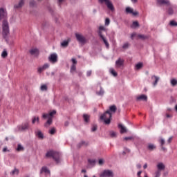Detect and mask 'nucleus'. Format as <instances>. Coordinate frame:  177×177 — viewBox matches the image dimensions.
<instances>
[{"label": "nucleus", "instance_id": "nucleus-5", "mask_svg": "<svg viewBox=\"0 0 177 177\" xmlns=\"http://www.w3.org/2000/svg\"><path fill=\"white\" fill-rule=\"evenodd\" d=\"M28 128H30V124L28 122H26L21 125L17 126V129L19 132H24V131L28 129Z\"/></svg>", "mask_w": 177, "mask_h": 177}, {"label": "nucleus", "instance_id": "nucleus-43", "mask_svg": "<svg viewBox=\"0 0 177 177\" xmlns=\"http://www.w3.org/2000/svg\"><path fill=\"white\" fill-rule=\"evenodd\" d=\"M49 133L50 135H55V133H56V129H55V127H53L50 131H49Z\"/></svg>", "mask_w": 177, "mask_h": 177}, {"label": "nucleus", "instance_id": "nucleus-2", "mask_svg": "<svg viewBox=\"0 0 177 177\" xmlns=\"http://www.w3.org/2000/svg\"><path fill=\"white\" fill-rule=\"evenodd\" d=\"M2 34L4 39H6L8 38V35H9L10 31L9 30V22H8V20L4 19L2 22Z\"/></svg>", "mask_w": 177, "mask_h": 177}, {"label": "nucleus", "instance_id": "nucleus-25", "mask_svg": "<svg viewBox=\"0 0 177 177\" xmlns=\"http://www.w3.org/2000/svg\"><path fill=\"white\" fill-rule=\"evenodd\" d=\"M29 53L32 55H39V50L37 48H32V49L30 50Z\"/></svg>", "mask_w": 177, "mask_h": 177}, {"label": "nucleus", "instance_id": "nucleus-16", "mask_svg": "<svg viewBox=\"0 0 177 177\" xmlns=\"http://www.w3.org/2000/svg\"><path fill=\"white\" fill-rule=\"evenodd\" d=\"M24 6V0H20L18 4L14 6V9H20Z\"/></svg>", "mask_w": 177, "mask_h": 177}, {"label": "nucleus", "instance_id": "nucleus-57", "mask_svg": "<svg viewBox=\"0 0 177 177\" xmlns=\"http://www.w3.org/2000/svg\"><path fill=\"white\" fill-rule=\"evenodd\" d=\"M71 62L74 65L77 64V59H75V58H72Z\"/></svg>", "mask_w": 177, "mask_h": 177}, {"label": "nucleus", "instance_id": "nucleus-28", "mask_svg": "<svg viewBox=\"0 0 177 177\" xmlns=\"http://www.w3.org/2000/svg\"><path fill=\"white\" fill-rule=\"evenodd\" d=\"M68 44H70V41L65 40L61 43V46H62L63 48H67V46H68Z\"/></svg>", "mask_w": 177, "mask_h": 177}, {"label": "nucleus", "instance_id": "nucleus-29", "mask_svg": "<svg viewBox=\"0 0 177 177\" xmlns=\"http://www.w3.org/2000/svg\"><path fill=\"white\" fill-rule=\"evenodd\" d=\"M35 122H37V124H39V117L34 116L32 118V124H35Z\"/></svg>", "mask_w": 177, "mask_h": 177}, {"label": "nucleus", "instance_id": "nucleus-32", "mask_svg": "<svg viewBox=\"0 0 177 177\" xmlns=\"http://www.w3.org/2000/svg\"><path fill=\"white\" fill-rule=\"evenodd\" d=\"M138 38H140V39H149V36H147V35H138Z\"/></svg>", "mask_w": 177, "mask_h": 177}, {"label": "nucleus", "instance_id": "nucleus-56", "mask_svg": "<svg viewBox=\"0 0 177 177\" xmlns=\"http://www.w3.org/2000/svg\"><path fill=\"white\" fill-rule=\"evenodd\" d=\"M124 140H132L133 139V137H125Z\"/></svg>", "mask_w": 177, "mask_h": 177}, {"label": "nucleus", "instance_id": "nucleus-8", "mask_svg": "<svg viewBox=\"0 0 177 177\" xmlns=\"http://www.w3.org/2000/svg\"><path fill=\"white\" fill-rule=\"evenodd\" d=\"M125 12L127 15H132L133 16H138V15H139L138 12L133 11V8L131 7L126 8Z\"/></svg>", "mask_w": 177, "mask_h": 177}, {"label": "nucleus", "instance_id": "nucleus-7", "mask_svg": "<svg viewBox=\"0 0 177 177\" xmlns=\"http://www.w3.org/2000/svg\"><path fill=\"white\" fill-rule=\"evenodd\" d=\"M75 37L77 40L80 42L81 44H86V39L85 37L82 36V35L79 33H75Z\"/></svg>", "mask_w": 177, "mask_h": 177}, {"label": "nucleus", "instance_id": "nucleus-54", "mask_svg": "<svg viewBox=\"0 0 177 177\" xmlns=\"http://www.w3.org/2000/svg\"><path fill=\"white\" fill-rule=\"evenodd\" d=\"M88 162H89V164H91V165L95 164V162H96L95 160H91V159H88Z\"/></svg>", "mask_w": 177, "mask_h": 177}, {"label": "nucleus", "instance_id": "nucleus-20", "mask_svg": "<svg viewBox=\"0 0 177 177\" xmlns=\"http://www.w3.org/2000/svg\"><path fill=\"white\" fill-rule=\"evenodd\" d=\"M95 93L97 96H103L104 95V89L100 85V91H97Z\"/></svg>", "mask_w": 177, "mask_h": 177}, {"label": "nucleus", "instance_id": "nucleus-58", "mask_svg": "<svg viewBox=\"0 0 177 177\" xmlns=\"http://www.w3.org/2000/svg\"><path fill=\"white\" fill-rule=\"evenodd\" d=\"M99 31H104V30H106V28H104V26H100L99 27Z\"/></svg>", "mask_w": 177, "mask_h": 177}, {"label": "nucleus", "instance_id": "nucleus-10", "mask_svg": "<svg viewBox=\"0 0 177 177\" xmlns=\"http://www.w3.org/2000/svg\"><path fill=\"white\" fill-rule=\"evenodd\" d=\"M48 60L50 63L55 64V63H57V54L53 53L48 57Z\"/></svg>", "mask_w": 177, "mask_h": 177}, {"label": "nucleus", "instance_id": "nucleus-40", "mask_svg": "<svg viewBox=\"0 0 177 177\" xmlns=\"http://www.w3.org/2000/svg\"><path fill=\"white\" fill-rule=\"evenodd\" d=\"M15 174L16 175H19V169H15L10 172V175H15Z\"/></svg>", "mask_w": 177, "mask_h": 177}, {"label": "nucleus", "instance_id": "nucleus-31", "mask_svg": "<svg viewBox=\"0 0 177 177\" xmlns=\"http://www.w3.org/2000/svg\"><path fill=\"white\" fill-rule=\"evenodd\" d=\"M131 28H136V27H139V22L138 21H133Z\"/></svg>", "mask_w": 177, "mask_h": 177}, {"label": "nucleus", "instance_id": "nucleus-23", "mask_svg": "<svg viewBox=\"0 0 177 177\" xmlns=\"http://www.w3.org/2000/svg\"><path fill=\"white\" fill-rule=\"evenodd\" d=\"M151 80H155V81L152 83L153 86H156L157 85V84L158 83V81H160V77L156 76V75H153L151 77Z\"/></svg>", "mask_w": 177, "mask_h": 177}, {"label": "nucleus", "instance_id": "nucleus-39", "mask_svg": "<svg viewBox=\"0 0 177 177\" xmlns=\"http://www.w3.org/2000/svg\"><path fill=\"white\" fill-rule=\"evenodd\" d=\"M40 89L42 91H48V86H46V84H43V85L41 86Z\"/></svg>", "mask_w": 177, "mask_h": 177}, {"label": "nucleus", "instance_id": "nucleus-50", "mask_svg": "<svg viewBox=\"0 0 177 177\" xmlns=\"http://www.w3.org/2000/svg\"><path fill=\"white\" fill-rule=\"evenodd\" d=\"M110 25V19L106 18L105 19V26H109Z\"/></svg>", "mask_w": 177, "mask_h": 177}, {"label": "nucleus", "instance_id": "nucleus-37", "mask_svg": "<svg viewBox=\"0 0 177 177\" xmlns=\"http://www.w3.org/2000/svg\"><path fill=\"white\" fill-rule=\"evenodd\" d=\"M171 84L173 86H176L177 85V80L176 79H172L171 80Z\"/></svg>", "mask_w": 177, "mask_h": 177}, {"label": "nucleus", "instance_id": "nucleus-60", "mask_svg": "<svg viewBox=\"0 0 177 177\" xmlns=\"http://www.w3.org/2000/svg\"><path fill=\"white\" fill-rule=\"evenodd\" d=\"M136 37V33H133V34H131V39H133V37Z\"/></svg>", "mask_w": 177, "mask_h": 177}, {"label": "nucleus", "instance_id": "nucleus-52", "mask_svg": "<svg viewBox=\"0 0 177 177\" xmlns=\"http://www.w3.org/2000/svg\"><path fill=\"white\" fill-rule=\"evenodd\" d=\"M30 6H31V7L35 6V1H34V0L30 1Z\"/></svg>", "mask_w": 177, "mask_h": 177}, {"label": "nucleus", "instance_id": "nucleus-61", "mask_svg": "<svg viewBox=\"0 0 177 177\" xmlns=\"http://www.w3.org/2000/svg\"><path fill=\"white\" fill-rule=\"evenodd\" d=\"M160 147L163 151H167V148H165L164 146H161Z\"/></svg>", "mask_w": 177, "mask_h": 177}, {"label": "nucleus", "instance_id": "nucleus-63", "mask_svg": "<svg viewBox=\"0 0 177 177\" xmlns=\"http://www.w3.org/2000/svg\"><path fill=\"white\" fill-rule=\"evenodd\" d=\"M166 117H167V118H172V115L166 114Z\"/></svg>", "mask_w": 177, "mask_h": 177}, {"label": "nucleus", "instance_id": "nucleus-12", "mask_svg": "<svg viewBox=\"0 0 177 177\" xmlns=\"http://www.w3.org/2000/svg\"><path fill=\"white\" fill-rule=\"evenodd\" d=\"M122 66H124V59L118 58L115 61V66L118 67V68H120V67H122Z\"/></svg>", "mask_w": 177, "mask_h": 177}, {"label": "nucleus", "instance_id": "nucleus-42", "mask_svg": "<svg viewBox=\"0 0 177 177\" xmlns=\"http://www.w3.org/2000/svg\"><path fill=\"white\" fill-rule=\"evenodd\" d=\"M110 71L113 77H117V75H118V74L117 73V72H115V71H114V69L111 68L110 69Z\"/></svg>", "mask_w": 177, "mask_h": 177}, {"label": "nucleus", "instance_id": "nucleus-46", "mask_svg": "<svg viewBox=\"0 0 177 177\" xmlns=\"http://www.w3.org/2000/svg\"><path fill=\"white\" fill-rule=\"evenodd\" d=\"M129 48V43H125L122 46L123 49H128Z\"/></svg>", "mask_w": 177, "mask_h": 177}, {"label": "nucleus", "instance_id": "nucleus-47", "mask_svg": "<svg viewBox=\"0 0 177 177\" xmlns=\"http://www.w3.org/2000/svg\"><path fill=\"white\" fill-rule=\"evenodd\" d=\"M44 70H46L47 68H49L50 67V65L49 64L46 63V64H44L43 66H42Z\"/></svg>", "mask_w": 177, "mask_h": 177}, {"label": "nucleus", "instance_id": "nucleus-9", "mask_svg": "<svg viewBox=\"0 0 177 177\" xmlns=\"http://www.w3.org/2000/svg\"><path fill=\"white\" fill-rule=\"evenodd\" d=\"M101 177H113L114 174L111 170H104L101 174Z\"/></svg>", "mask_w": 177, "mask_h": 177}, {"label": "nucleus", "instance_id": "nucleus-13", "mask_svg": "<svg viewBox=\"0 0 177 177\" xmlns=\"http://www.w3.org/2000/svg\"><path fill=\"white\" fill-rule=\"evenodd\" d=\"M147 149L149 151H154V150L157 149V146L153 143H149L147 146Z\"/></svg>", "mask_w": 177, "mask_h": 177}, {"label": "nucleus", "instance_id": "nucleus-19", "mask_svg": "<svg viewBox=\"0 0 177 177\" xmlns=\"http://www.w3.org/2000/svg\"><path fill=\"white\" fill-rule=\"evenodd\" d=\"M157 5H169L168 0H157Z\"/></svg>", "mask_w": 177, "mask_h": 177}, {"label": "nucleus", "instance_id": "nucleus-26", "mask_svg": "<svg viewBox=\"0 0 177 177\" xmlns=\"http://www.w3.org/2000/svg\"><path fill=\"white\" fill-rule=\"evenodd\" d=\"M118 128L120 129V133H125V132H127V129H125L122 124H118Z\"/></svg>", "mask_w": 177, "mask_h": 177}, {"label": "nucleus", "instance_id": "nucleus-18", "mask_svg": "<svg viewBox=\"0 0 177 177\" xmlns=\"http://www.w3.org/2000/svg\"><path fill=\"white\" fill-rule=\"evenodd\" d=\"M44 174H48V175H50V171L46 167H43L41 169L40 174H44Z\"/></svg>", "mask_w": 177, "mask_h": 177}, {"label": "nucleus", "instance_id": "nucleus-1", "mask_svg": "<svg viewBox=\"0 0 177 177\" xmlns=\"http://www.w3.org/2000/svg\"><path fill=\"white\" fill-rule=\"evenodd\" d=\"M46 157H52V158H53L57 164H59V162H60V153L57 151L50 150L46 153Z\"/></svg>", "mask_w": 177, "mask_h": 177}, {"label": "nucleus", "instance_id": "nucleus-48", "mask_svg": "<svg viewBox=\"0 0 177 177\" xmlns=\"http://www.w3.org/2000/svg\"><path fill=\"white\" fill-rule=\"evenodd\" d=\"M44 70H45V69H44V66H40L37 68V71L39 74H41V73H42L44 71Z\"/></svg>", "mask_w": 177, "mask_h": 177}, {"label": "nucleus", "instance_id": "nucleus-27", "mask_svg": "<svg viewBox=\"0 0 177 177\" xmlns=\"http://www.w3.org/2000/svg\"><path fill=\"white\" fill-rule=\"evenodd\" d=\"M82 146H88V142H86L82 140V141H81L80 142H79V143L77 144V147H78L79 149L81 148V147H82Z\"/></svg>", "mask_w": 177, "mask_h": 177}, {"label": "nucleus", "instance_id": "nucleus-11", "mask_svg": "<svg viewBox=\"0 0 177 177\" xmlns=\"http://www.w3.org/2000/svg\"><path fill=\"white\" fill-rule=\"evenodd\" d=\"M8 17V12L6 10L2 8H0V21L3 19H6Z\"/></svg>", "mask_w": 177, "mask_h": 177}, {"label": "nucleus", "instance_id": "nucleus-14", "mask_svg": "<svg viewBox=\"0 0 177 177\" xmlns=\"http://www.w3.org/2000/svg\"><path fill=\"white\" fill-rule=\"evenodd\" d=\"M136 100H137V102H140L141 100L142 102H147V95L142 94L140 96H138L136 97Z\"/></svg>", "mask_w": 177, "mask_h": 177}, {"label": "nucleus", "instance_id": "nucleus-59", "mask_svg": "<svg viewBox=\"0 0 177 177\" xmlns=\"http://www.w3.org/2000/svg\"><path fill=\"white\" fill-rule=\"evenodd\" d=\"M172 139H173V137H170V138L167 140V143H171V142H172Z\"/></svg>", "mask_w": 177, "mask_h": 177}, {"label": "nucleus", "instance_id": "nucleus-53", "mask_svg": "<svg viewBox=\"0 0 177 177\" xmlns=\"http://www.w3.org/2000/svg\"><path fill=\"white\" fill-rule=\"evenodd\" d=\"M98 164H99L100 165H103V164H104V160H103V159H100V160H98Z\"/></svg>", "mask_w": 177, "mask_h": 177}, {"label": "nucleus", "instance_id": "nucleus-55", "mask_svg": "<svg viewBox=\"0 0 177 177\" xmlns=\"http://www.w3.org/2000/svg\"><path fill=\"white\" fill-rule=\"evenodd\" d=\"M91 75H92V71H88L86 72V76L87 77H91Z\"/></svg>", "mask_w": 177, "mask_h": 177}, {"label": "nucleus", "instance_id": "nucleus-49", "mask_svg": "<svg viewBox=\"0 0 177 177\" xmlns=\"http://www.w3.org/2000/svg\"><path fill=\"white\" fill-rule=\"evenodd\" d=\"M97 129V126L96 124H94L91 128V132H95Z\"/></svg>", "mask_w": 177, "mask_h": 177}, {"label": "nucleus", "instance_id": "nucleus-44", "mask_svg": "<svg viewBox=\"0 0 177 177\" xmlns=\"http://www.w3.org/2000/svg\"><path fill=\"white\" fill-rule=\"evenodd\" d=\"M161 176V171L160 170H157L155 172V176L154 177H160Z\"/></svg>", "mask_w": 177, "mask_h": 177}, {"label": "nucleus", "instance_id": "nucleus-35", "mask_svg": "<svg viewBox=\"0 0 177 177\" xmlns=\"http://www.w3.org/2000/svg\"><path fill=\"white\" fill-rule=\"evenodd\" d=\"M168 15L171 16V15H174V8L172 7H169L167 10Z\"/></svg>", "mask_w": 177, "mask_h": 177}, {"label": "nucleus", "instance_id": "nucleus-62", "mask_svg": "<svg viewBox=\"0 0 177 177\" xmlns=\"http://www.w3.org/2000/svg\"><path fill=\"white\" fill-rule=\"evenodd\" d=\"M137 168H138V169H140V168H142V165L138 164V165H137Z\"/></svg>", "mask_w": 177, "mask_h": 177}, {"label": "nucleus", "instance_id": "nucleus-3", "mask_svg": "<svg viewBox=\"0 0 177 177\" xmlns=\"http://www.w3.org/2000/svg\"><path fill=\"white\" fill-rule=\"evenodd\" d=\"M113 117V115L110 111H106L104 114H102L100 116V120H102V121H104L105 124L109 125L111 122V118Z\"/></svg>", "mask_w": 177, "mask_h": 177}, {"label": "nucleus", "instance_id": "nucleus-24", "mask_svg": "<svg viewBox=\"0 0 177 177\" xmlns=\"http://www.w3.org/2000/svg\"><path fill=\"white\" fill-rule=\"evenodd\" d=\"M107 111H109V113H111V114H113V113H115L117 111V106H115V105H112L109 107V110H108Z\"/></svg>", "mask_w": 177, "mask_h": 177}, {"label": "nucleus", "instance_id": "nucleus-30", "mask_svg": "<svg viewBox=\"0 0 177 177\" xmlns=\"http://www.w3.org/2000/svg\"><path fill=\"white\" fill-rule=\"evenodd\" d=\"M48 118L46 123L44 124L45 127H49V125H50V124H52L53 120L52 118Z\"/></svg>", "mask_w": 177, "mask_h": 177}, {"label": "nucleus", "instance_id": "nucleus-21", "mask_svg": "<svg viewBox=\"0 0 177 177\" xmlns=\"http://www.w3.org/2000/svg\"><path fill=\"white\" fill-rule=\"evenodd\" d=\"M36 136H37L38 139H44V133L40 130L35 132Z\"/></svg>", "mask_w": 177, "mask_h": 177}, {"label": "nucleus", "instance_id": "nucleus-17", "mask_svg": "<svg viewBox=\"0 0 177 177\" xmlns=\"http://www.w3.org/2000/svg\"><path fill=\"white\" fill-rule=\"evenodd\" d=\"M157 168H158V171H164V169H165V165H164V163L162 162H159L157 165Z\"/></svg>", "mask_w": 177, "mask_h": 177}, {"label": "nucleus", "instance_id": "nucleus-38", "mask_svg": "<svg viewBox=\"0 0 177 177\" xmlns=\"http://www.w3.org/2000/svg\"><path fill=\"white\" fill-rule=\"evenodd\" d=\"M158 142L161 146H164L165 145V140H164L163 138H160L158 140Z\"/></svg>", "mask_w": 177, "mask_h": 177}, {"label": "nucleus", "instance_id": "nucleus-15", "mask_svg": "<svg viewBox=\"0 0 177 177\" xmlns=\"http://www.w3.org/2000/svg\"><path fill=\"white\" fill-rule=\"evenodd\" d=\"M55 114H56V111L53 110L51 112H50L48 114H43L42 117L43 118H49L50 117H53V115H55Z\"/></svg>", "mask_w": 177, "mask_h": 177}, {"label": "nucleus", "instance_id": "nucleus-6", "mask_svg": "<svg viewBox=\"0 0 177 177\" xmlns=\"http://www.w3.org/2000/svg\"><path fill=\"white\" fill-rule=\"evenodd\" d=\"M98 35L101 38V39H102L106 49H109L110 44H109L107 39H106V37H104V36H103V33L102 32V31H98Z\"/></svg>", "mask_w": 177, "mask_h": 177}, {"label": "nucleus", "instance_id": "nucleus-51", "mask_svg": "<svg viewBox=\"0 0 177 177\" xmlns=\"http://www.w3.org/2000/svg\"><path fill=\"white\" fill-rule=\"evenodd\" d=\"M76 70H77V67L75 66V65L72 64L71 67V71H75Z\"/></svg>", "mask_w": 177, "mask_h": 177}, {"label": "nucleus", "instance_id": "nucleus-41", "mask_svg": "<svg viewBox=\"0 0 177 177\" xmlns=\"http://www.w3.org/2000/svg\"><path fill=\"white\" fill-rule=\"evenodd\" d=\"M8 57V52L6 50H3L1 53V57H3V59H5V57Z\"/></svg>", "mask_w": 177, "mask_h": 177}, {"label": "nucleus", "instance_id": "nucleus-34", "mask_svg": "<svg viewBox=\"0 0 177 177\" xmlns=\"http://www.w3.org/2000/svg\"><path fill=\"white\" fill-rule=\"evenodd\" d=\"M109 135H110L111 138H117V133L113 131H111L109 132Z\"/></svg>", "mask_w": 177, "mask_h": 177}, {"label": "nucleus", "instance_id": "nucleus-22", "mask_svg": "<svg viewBox=\"0 0 177 177\" xmlns=\"http://www.w3.org/2000/svg\"><path fill=\"white\" fill-rule=\"evenodd\" d=\"M83 120L84 122H86L88 124V122L91 121V115L88 114H83Z\"/></svg>", "mask_w": 177, "mask_h": 177}, {"label": "nucleus", "instance_id": "nucleus-4", "mask_svg": "<svg viewBox=\"0 0 177 177\" xmlns=\"http://www.w3.org/2000/svg\"><path fill=\"white\" fill-rule=\"evenodd\" d=\"M99 3L102 5V3H105L106 8L109 9L111 12H114V5H113V3L110 0H98Z\"/></svg>", "mask_w": 177, "mask_h": 177}, {"label": "nucleus", "instance_id": "nucleus-36", "mask_svg": "<svg viewBox=\"0 0 177 177\" xmlns=\"http://www.w3.org/2000/svg\"><path fill=\"white\" fill-rule=\"evenodd\" d=\"M22 150H24V147L21 146V145L18 144L17 148V151H21Z\"/></svg>", "mask_w": 177, "mask_h": 177}, {"label": "nucleus", "instance_id": "nucleus-33", "mask_svg": "<svg viewBox=\"0 0 177 177\" xmlns=\"http://www.w3.org/2000/svg\"><path fill=\"white\" fill-rule=\"evenodd\" d=\"M143 67V63L139 62L138 64H136V70H140Z\"/></svg>", "mask_w": 177, "mask_h": 177}, {"label": "nucleus", "instance_id": "nucleus-64", "mask_svg": "<svg viewBox=\"0 0 177 177\" xmlns=\"http://www.w3.org/2000/svg\"><path fill=\"white\" fill-rule=\"evenodd\" d=\"M168 176V172L167 171H165L163 173V176L165 177V176Z\"/></svg>", "mask_w": 177, "mask_h": 177}, {"label": "nucleus", "instance_id": "nucleus-45", "mask_svg": "<svg viewBox=\"0 0 177 177\" xmlns=\"http://www.w3.org/2000/svg\"><path fill=\"white\" fill-rule=\"evenodd\" d=\"M170 26H171L172 27H177V22L175 21H171Z\"/></svg>", "mask_w": 177, "mask_h": 177}]
</instances>
